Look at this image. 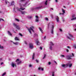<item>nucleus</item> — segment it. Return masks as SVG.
Returning <instances> with one entry per match:
<instances>
[{"label":"nucleus","mask_w":76,"mask_h":76,"mask_svg":"<svg viewBox=\"0 0 76 76\" xmlns=\"http://www.w3.org/2000/svg\"><path fill=\"white\" fill-rule=\"evenodd\" d=\"M28 2H26L24 4H22V5L21 4H20L19 5L20 6V9H18V7H17V10H18L19 11H20V12H21V10H25V8H23V7H26V5L27 4H28Z\"/></svg>","instance_id":"obj_1"},{"label":"nucleus","mask_w":76,"mask_h":76,"mask_svg":"<svg viewBox=\"0 0 76 76\" xmlns=\"http://www.w3.org/2000/svg\"><path fill=\"white\" fill-rule=\"evenodd\" d=\"M34 28V26H31V27H30V28H28V30L29 32L31 34L32 33H31V30L33 32H34V31L33 29Z\"/></svg>","instance_id":"obj_2"},{"label":"nucleus","mask_w":76,"mask_h":76,"mask_svg":"<svg viewBox=\"0 0 76 76\" xmlns=\"http://www.w3.org/2000/svg\"><path fill=\"white\" fill-rule=\"evenodd\" d=\"M69 36L70 37L67 36V37L68 39H70L71 40H73V36L70 34H69Z\"/></svg>","instance_id":"obj_3"},{"label":"nucleus","mask_w":76,"mask_h":76,"mask_svg":"<svg viewBox=\"0 0 76 76\" xmlns=\"http://www.w3.org/2000/svg\"><path fill=\"white\" fill-rule=\"evenodd\" d=\"M72 55H67L66 56V58L67 60H72Z\"/></svg>","instance_id":"obj_4"},{"label":"nucleus","mask_w":76,"mask_h":76,"mask_svg":"<svg viewBox=\"0 0 76 76\" xmlns=\"http://www.w3.org/2000/svg\"><path fill=\"white\" fill-rule=\"evenodd\" d=\"M16 62L17 64H21V63H22V61H20L19 59H17L16 60Z\"/></svg>","instance_id":"obj_5"},{"label":"nucleus","mask_w":76,"mask_h":76,"mask_svg":"<svg viewBox=\"0 0 76 76\" xmlns=\"http://www.w3.org/2000/svg\"><path fill=\"white\" fill-rule=\"evenodd\" d=\"M29 47L30 49H33L34 48V45L32 43H30L29 44Z\"/></svg>","instance_id":"obj_6"},{"label":"nucleus","mask_w":76,"mask_h":76,"mask_svg":"<svg viewBox=\"0 0 76 76\" xmlns=\"http://www.w3.org/2000/svg\"><path fill=\"white\" fill-rule=\"evenodd\" d=\"M11 65L12 67H15H15L16 66V64L13 62L12 63Z\"/></svg>","instance_id":"obj_7"},{"label":"nucleus","mask_w":76,"mask_h":76,"mask_svg":"<svg viewBox=\"0 0 76 76\" xmlns=\"http://www.w3.org/2000/svg\"><path fill=\"white\" fill-rule=\"evenodd\" d=\"M54 26L53 25H52L51 27L52 29V30L51 31V34H53V33H54V32L53 31V29H54Z\"/></svg>","instance_id":"obj_8"},{"label":"nucleus","mask_w":76,"mask_h":76,"mask_svg":"<svg viewBox=\"0 0 76 76\" xmlns=\"http://www.w3.org/2000/svg\"><path fill=\"white\" fill-rule=\"evenodd\" d=\"M34 57H35V53H34L32 57V60H34Z\"/></svg>","instance_id":"obj_9"},{"label":"nucleus","mask_w":76,"mask_h":76,"mask_svg":"<svg viewBox=\"0 0 76 76\" xmlns=\"http://www.w3.org/2000/svg\"><path fill=\"white\" fill-rule=\"evenodd\" d=\"M36 43H37V45H39L40 44V43H39V42L38 41L36 42Z\"/></svg>","instance_id":"obj_10"},{"label":"nucleus","mask_w":76,"mask_h":76,"mask_svg":"<svg viewBox=\"0 0 76 76\" xmlns=\"http://www.w3.org/2000/svg\"><path fill=\"white\" fill-rule=\"evenodd\" d=\"M41 7H42V6L37 7L35 8V9H40V8H41Z\"/></svg>","instance_id":"obj_11"},{"label":"nucleus","mask_w":76,"mask_h":76,"mask_svg":"<svg viewBox=\"0 0 76 76\" xmlns=\"http://www.w3.org/2000/svg\"><path fill=\"white\" fill-rule=\"evenodd\" d=\"M56 20L57 22H58V21H59V18H58V17L57 16L56 18Z\"/></svg>","instance_id":"obj_12"},{"label":"nucleus","mask_w":76,"mask_h":76,"mask_svg":"<svg viewBox=\"0 0 76 76\" xmlns=\"http://www.w3.org/2000/svg\"><path fill=\"white\" fill-rule=\"evenodd\" d=\"M8 32L9 35H10V36H12V34H11V33L9 31H8Z\"/></svg>","instance_id":"obj_13"},{"label":"nucleus","mask_w":76,"mask_h":76,"mask_svg":"<svg viewBox=\"0 0 76 76\" xmlns=\"http://www.w3.org/2000/svg\"><path fill=\"white\" fill-rule=\"evenodd\" d=\"M50 45L51 46L52 45H54V44H53V43L52 42H50Z\"/></svg>","instance_id":"obj_14"},{"label":"nucleus","mask_w":76,"mask_h":76,"mask_svg":"<svg viewBox=\"0 0 76 76\" xmlns=\"http://www.w3.org/2000/svg\"><path fill=\"white\" fill-rule=\"evenodd\" d=\"M39 29L40 31H41V32L42 33H43V31L42 30V29H41V28L40 27H39Z\"/></svg>","instance_id":"obj_15"},{"label":"nucleus","mask_w":76,"mask_h":76,"mask_svg":"<svg viewBox=\"0 0 76 76\" xmlns=\"http://www.w3.org/2000/svg\"><path fill=\"white\" fill-rule=\"evenodd\" d=\"M15 40H16V41H18L19 40V39L17 37H15Z\"/></svg>","instance_id":"obj_16"},{"label":"nucleus","mask_w":76,"mask_h":76,"mask_svg":"<svg viewBox=\"0 0 76 76\" xmlns=\"http://www.w3.org/2000/svg\"><path fill=\"white\" fill-rule=\"evenodd\" d=\"M38 37V34H34V37Z\"/></svg>","instance_id":"obj_17"},{"label":"nucleus","mask_w":76,"mask_h":76,"mask_svg":"<svg viewBox=\"0 0 76 76\" xmlns=\"http://www.w3.org/2000/svg\"><path fill=\"white\" fill-rule=\"evenodd\" d=\"M11 5H12V6H13V5H14V1H13L11 2Z\"/></svg>","instance_id":"obj_18"},{"label":"nucleus","mask_w":76,"mask_h":76,"mask_svg":"<svg viewBox=\"0 0 76 76\" xmlns=\"http://www.w3.org/2000/svg\"><path fill=\"white\" fill-rule=\"evenodd\" d=\"M16 28H17V29H18V30L20 29V28H19V26H16Z\"/></svg>","instance_id":"obj_19"},{"label":"nucleus","mask_w":76,"mask_h":76,"mask_svg":"<svg viewBox=\"0 0 76 76\" xmlns=\"http://www.w3.org/2000/svg\"><path fill=\"white\" fill-rule=\"evenodd\" d=\"M13 25H14V26L16 27H16L17 26H17V25H16V24H15V23H14Z\"/></svg>","instance_id":"obj_20"},{"label":"nucleus","mask_w":76,"mask_h":76,"mask_svg":"<svg viewBox=\"0 0 76 76\" xmlns=\"http://www.w3.org/2000/svg\"><path fill=\"white\" fill-rule=\"evenodd\" d=\"M69 64H66L65 65V67H68V66H69Z\"/></svg>","instance_id":"obj_21"},{"label":"nucleus","mask_w":76,"mask_h":76,"mask_svg":"<svg viewBox=\"0 0 76 76\" xmlns=\"http://www.w3.org/2000/svg\"><path fill=\"white\" fill-rule=\"evenodd\" d=\"M26 0H20V1H21V2H24L25 1H26Z\"/></svg>","instance_id":"obj_22"},{"label":"nucleus","mask_w":76,"mask_h":76,"mask_svg":"<svg viewBox=\"0 0 76 76\" xmlns=\"http://www.w3.org/2000/svg\"><path fill=\"white\" fill-rule=\"evenodd\" d=\"M76 18L75 17L74 18H73L72 19H71V20H76Z\"/></svg>","instance_id":"obj_23"},{"label":"nucleus","mask_w":76,"mask_h":76,"mask_svg":"<svg viewBox=\"0 0 76 76\" xmlns=\"http://www.w3.org/2000/svg\"><path fill=\"white\" fill-rule=\"evenodd\" d=\"M13 44H15V45H18V43L16 42L15 43L14 42H13Z\"/></svg>","instance_id":"obj_24"},{"label":"nucleus","mask_w":76,"mask_h":76,"mask_svg":"<svg viewBox=\"0 0 76 76\" xmlns=\"http://www.w3.org/2000/svg\"><path fill=\"white\" fill-rule=\"evenodd\" d=\"M48 1L47 0L46 1L45 3V5H47V2Z\"/></svg>","instance_id":"obj_25"},{"label":"nucleus","mask_w":76,"mask_h":76,"mask_svg":"<svg viewBox=\"0 0 76 76\" xmlns=\"http://www.w3.org/2000/svg\"><path fill=\"white\" fill-rule=\"evenodd\" d=\"M6 73L5 72L2 75V76H4V75H6Z\"/></svg>","instance_id":"obj_26"},{"label":"nucleus","mask_w":76,"mask_h":76,"mask_svg":"<svg viewBox=\"0 0 76 76\" xmlns=\"http://www.w3.org/2000/svg\"><path fill=\"white\" fill-rule=\"evenodd\" d=\"M62 12H63V13H65V10H64L63 9H62Z\"/></svg>","instance_id":"obj_27"},{"label":"nucleus","mask_w":76,"mask_h":76,"mask_svg":"<svg viewBox=\"0 0 76 76\" xmlns=\"http://www.w3.org/2000/svg\"><path fill=\"white\" fill-rule=\"evenodd\" d=\"M0 48H1V49H3V46H1V45H0Z\"/></svg>","instance_id":"obj_28"},{"label":"nucleus","mask_w":76,"mask_h":76,"mask_svg":"<svg viewBox=\"0 0 76 76\" xmlns=\"http://www.w3.org/2000/svg\"><path fill=\"white\" fill-rule=\"evenodd\" d=\"M72 66V64H71L69 65V67H71Z\"/></svg>","instance_id":"obj_29"},{"label":"nucleus","mask_w":76,"mask_h":76,"mask_svg":"<svg viewBox=\"0 0 76 76\" xmlns=\"http://www.w3.org/2000/svg\"><path fill=\"white\" fill-rule=\"evenodd\" d=\"M45 20L47 21H48V18H45Z\"/></svg>","instance_id":"obj_30"},{"label":"nucleus","mask_w":76,"mask_h":76,"mask_svg":"<svg viewBox=\"0 0 76 76\" xmlns=\"http://www.w3.org/2000/svg\"><path fill=\"white\" fill-rule=\"evenodd\" d=\"M15 20L16 21H17L18 22H19L20 20H19V19H15Z\"/></svg>","instance_id":"obj_31"},{"label":"nucleus","mask_w":76,"mask_h":76,"mask_svg":"<svg viewBox=\"0 0 76 76\" xmlns=\"http://www.w3.org/2000/svg\"><path fill=\"white\" fill-rule=\"evenodd\" d=\"M25 13V12H22L21 11V13L23 14V15Z\"/></svg>","instance_id":"obj_32"},{"label":"nucleus","mask_w":76,"mask_h":76,"mask_svg":"<svg viewBox=\"0 0 76 76\" xmlns=\"http://www.w3.org/2000/svg\"><path fill=\"white\" fill-rule=\"evenodd\" d=\"M62 67H64L66 66V65L65 64H63L62 65Z\"/></svg>","instance_id":"obj_33"},{"label":"nucleus","mask_w":76,"mask_h":76,"mask_svg":"<svg viewBox=\"0 0 76 76\" xmlns=\"http://www.w3.org/2000/svg\"><path fill=\"white\" fill-rule=\"evenodd\" d=\"M52 76H54V72H52Z\"/></svg>","instance_id":"obj_34"},{"label":"nucleus","mask_w":76,"mask_h":76,"mask_svg":"<svg viewBox=\"0 0 76 76\" xmlns=\"http://www.w3.org/2000/svg\"><path fill=\"white\" fill-rule=\"evenodd\" d=\"M5 2L6 4H7V3H9V2L8 1H5Z\"/></svg>","instance_id":"obj_35"},{"label":"nucleus","mask_w":76,"mask_h":76,"mask_svg":"<svg viewBox=\"0 0 76 76\" xmlns=\"http://www.w3.org/2000/svg\"><path fill=\"white\" fill-rule=\"evenodd\" d=\"M50 50H52V46H51L50 47Z\"/></svg>","instance_id":"obj_36"},{"label":"nucleus","mask_w":76,"mask_h":76,"mask_svg":"<svg viewBox=\"0 0 76 76\" xmlns=\"http://www.w3.org/2000/svg\"><path fill=\"white\" fill-rule=\"evenodd\" d=\"M32 18V16H29L28 17V19H31V18Z\"/></svg>","instance_id":"obj_37"},{"label":"nucleus","mask_w":76,"mask_h":76,"mask_svg":"<svg viewBox=\"0 0 76 76\" xmlns=\"http://www.w3.org/2000/svg\"><path fill=\"white\" fill-rule=\"evenodd\" d=\"M45 57H46V55L45 54L44 55V57L43 58V59H44V58H45Z\"/></svg>","instance_id":"obj_38"},{"label":"nucleus","mask_w":76,"mask_h":76,"mask_svg":"<svg viewBox=\"0 0 76 76\" xmlns=\"http://www.w3.org/2000/svg\"><path fill=\"white\" fill-rule=\"evenodd\" d=\"M19 35H20L21 37H23V35H22V34L21 33H19Z\"/></svg>","instance_id":"obj_39"},{"label":"nucleus","mask_w":76,"mask_h":76,"mask_svg":"<svg viewBox=\"0 0 76 76\" xmlns=\"http://www.w3.org/2000/svg\"><path fill=\"white\" fill-rule=\"evenodd\" d=\"M35 20V21L36 22H38V21H39V20H38V19H36Z\"/></svg>","instance_id":"obj_40"},{"label":"nucleus","mask_w":76,"mask_h":76,"mask_svg":"<svg viewBox=\"0 0 76 76\" xmlns=\"http://www.w3.org/2000/svg\"><path fill=\"white\" fill-rule=\"evenodd\" d=\"M36 63H38V62H39V61L37 59L36 60Z\"/></svg>","instance_id":"obj_41"},{"label":"nucleus","mask_w":76,"mask_h":76,"mask_svg":"<svg viewBox=\"0 0 76 76\" xmlns=\"http://www.w3.org/2000/svg\"><path fill=\"white\" fill-rule=\"evenodd\" d=\"M35 17H36V19H38V16H37V15Z\"/></svg>","instance_id":"obj_42"},{"label":"nucleus","mask_w":76,"mask_h":76,"mask_svg":"<svg viewBox=\"0 0 76 76\" xmlns=\"http://www.w3.org/2000/svg\"><path fill=\"white\" fill-rule=\"evenodd\" d=\"M54 62H55V63L56 64H57V62H56V61H54Z\"/></svg>","instance_id":"obj_43"},{"label":"nucleus","mask_w":76,"mask_h":76,"mask_svg":"<svg viewBox=\"0 0 76 76\" xmlns=\"http://www.w3.org/2000/svg\"><path fill=\"white\" fill-rule=\"evenodd\" d=\"M75 15H72V18H74V17H75Z\"/></svg>","instance_id":"obj_44"},{"label":"nucleus","mask_w":76,"mask_h":76,"mask_svg":"<svg viewBox=\"0 0 76 76\" xmlns=\"http://www.w3.org/2000/svg\"><path fill=\"white\" fill-rule=\"evenodd\" d=\"M40 50H42V47H40Z\"/></svg>","instance_id":"obj_45"},{"label":"nucleus","mask_w":76,"mask_h":76,"mask_svg":"<svg viewBox=\"0 0 76 76\" xmlns=\"http://www.w3.org/2000/svg\"><path fill=\"white\" fill-rule=\"evenodd\" d=\"M48 64L49 65H50L51 64V62H48Z\"/></svg>","instance_id":"obj_46"},{"label":"nucleus","mask_w":76,"mask_h":76,"mask_svg":"<svg viewBox=\"0 0 76 76\" xmlns=\"http://www.w3.org/2000/svg\"><path fill=\"white\" fill-rule=\"evenodd\" d=\"M66 51L67 52H69V50H68V49H66Z\"/></svg>","instance_id":"obj_47"},{"label":"nucleus","mask_w":76,"mask_h":76,"mask_svg":"<svg viewBox=\"0 0 76 76\" xmlns=\"http://www.w3.org/2000/svg\"><path fill=\"white\" fill-rule=\"evenodd\" d=\"M61 57H64V55H61Z\"/></svg>","instance_id":"obj_48"},{"label":"nucleus","mask_w":76,"mask_h":76,"mask_svg":"<svg viewBox=\"0 0 76 76\" xmlns=\"http://www.w3.org/2000/svg\"><path fill=\"white\" fill-rule=\"evenodd\" d=\"M4 64V63L3 62H1V65H2V64Z\"/></svg>","instance_id":"obj_49"},{"label":"nucleus","mask_w":76,"mask_h":76,"mask_svg":"<svg viewBox=\"0 0 76 76\" xmlns=\"http://www.w3.org/2000/svg\"><path fill=\"white\" fill-rule=\"evenodd\" d=\"M72 57H74V54H73V53H72Z\"/></svg>","instance_id":"obj_50"},{"label":"nucleus","mask_w":76,"mask_h":76,"mask_svg":"<svg viewBox=\"0 0 76 76\" xmlns=\"http://www.w3.org/2000/svg\"><path fill=\"white\" fill-rule=\"evenodd\" d=\"M24 42H25V44H27V43L26 42V41H25Z\"/></svg>","instance_id":"obj_51"},{"label":"nucleus","mask_w":76,"mask_h":76,"mask_svg":"<svg viewBox=\"0 0 76 76\" xmlns=\"http://www.w3.org/2000/svg\"><path fill=\"white\" fill-rule=\"evenodd\" d=\"M41 70L42 71H43L44 70V68H42L41 69Z\"/></svg>","instance_id":"obj_52"},{"label":"nucleus","mask_w":76,"mask_h":76,"mask_svg":"<svg viewBox=\"0 0 76 76\" xmlns=\"http://www.w3.org/2000/svg\"><path fill=\"white\" fill-rule=\"evenodd\" d=\"M60 31H61V32H62V30L61 29H59Z\"/></svg>","instance_id":"obj_53"},{"label":"nucleus","mask_w":76,"mask_h":76,"mask_svg":"<svg viewBox=\"0 0 76 76\" xmlns=\"http://www.w3.org/2000/svg\"><path fill=\"white\" fill-rule=\"evenodd\" d=\"M29 67H32V65L30 64L29 65Z\"/></svg>","instance_id":"obj_54"},{"label":"nucleus","mask_w":76,"mask_h":76,"mask_svg":"<svg viewBox=\"0 0 76 76\" xmlns=\"http://www.w3.org/2000/svg\"><path fill=\"white\" fill-rule=\"evenodd\" d=\"M51 17H53V15H51Z\"/></svg>","instance_id":"obj_55"},{"label":"nucleus","mask_w":76,"mask_h":76,"mask_svg":"<svg viewBox=\"0 0 76 76\" xmlns=\"http://www.w3.org/2000/svg\"><path fill=\"white\" fill-rule=\"evenodd\" d=\"M46 38V36H45L44 37V39H45Z\"/></svg>","instance_id":"obj_56"},{"label":"nucleus","mask_w":76,"mask_h":76,"mask_svg":"<svg viewBox=\"0 0 76 76\" xmlns=\"http://www.w3.org/2000/svg\"><path fill=\"white\" fill-rule=\"evenodd\" d=\"M41 69V67H39L38 68V70H40Z\"/></svg>","instance_id":"obj_57"},{"label":"nucleus","mask_w":76,"mask_h":76,"mask_svg":"<svg viewBox=\"0 0 76 76\" xmlns=\"http://www.w3.org/2000/svg\"><path fill=\"white\" fill-rule=\"evenodd\" d=\"M67 48H70V47H69V46H67Z\"/></svg>","instance_id":"obj_58"},{"label":"nucleus","mask_w":76,"mask_h":76,"mask_svg":"<svg viewBox=\"0 0 76 76\" xmlns=\"http://www.w3.org/2000/svg\"><path fill=\"white\" fill-rule=\"evenodd\" d=\"M55 1L56 2H57V1H58V0H55Z\"/></svg>","instance_id":"obj_59"},{"label":"nucleus","mask_w":76,"mask_h":76,"mask_svg":"<svg viewBox=\"0 0 76 76\" xmlns=\"http://www.w3.org/2000/svg\"><path fill=\"white\" fill-rule=\"evenodd\" d=\"M1 20H3V21H4V20L2 19H1Z\"/></svg>","instance_id":"obj_60"},{"label":"nucleus","mask_w":76,"mask_h":76,"mask_svg":"<svg viewBox=\"0 0 76 76\" xmlns=\"http://www.w3.org/2000/svg\"><path fill=\"white\" fill-rule=\"evenodd\" d=\"M75 48H76V45L74 46Z\"/></svg>","instance_id":"obj_61"},{"label":"nucleus","mask_w":76,"mask_h":76,"mask_svg":"<svg viewBox=\"0 0 76 76\" xmlns=\"http://www.w3.org/2000/svg\"><path fill=\"white\" fill-rule=\"evenodd\" d=\"M51 9L53 10V8H51Z\"/></svg>","instance_id":"obj_62"},{"label":"nucleus","mask_w":76,"mask_h":76,"mask_svg":"<svg viewBox=\"0 0 76 76\" xmlns=\"http://www.w3.org/2000/svg\"><path fill=\"white\" fill-rule=\"evenodd\" d=\"M74 30H75V31H76V28H75Z\"/></svg>","instance_id":"obj_63"},{"label":"nucleus","mask_w":76,"mask_h":76,"mask_svg":"<svg viewBox=\"0 0 76 76\" xmlns=\"http://www.w3.org/2000/svg\"><path fill=\"white\" fill-rule=\"evenodd\" d=\"M14 33H16V32L15 31H14Z\"/></svg>","instance_id":"obj_64"}]
</instances>
